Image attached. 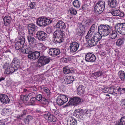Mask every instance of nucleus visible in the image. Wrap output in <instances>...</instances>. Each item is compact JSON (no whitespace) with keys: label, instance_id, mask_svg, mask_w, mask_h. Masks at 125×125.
I'll use <instances>...</instances> for the list:
<instances>
[{"label":"nucleus","instance_id":"nucleus-1","mask_svg":"<svg viewBox=\"0 0 125 125\" xmlns=\"http://www.w3.org/2000/svg\"><path fill=\"white\" fill-rule=\"evenodd\" d=\"M20 38L17 39L15 45V48L17 50H20L23 53H28L33 49L26 43H25V38L23 33H22Z\"/></svg>","mask_w":125,"mask_h":125},{"label":"nucleus","instance_id":"nucleus-2","mask_svg":"<svg viewBox=\"0 0 125 125\" xmlns=\"http://www.w3.org/2000/svg\"><path fill=\"white\" fill-rule=\"evenodd\" d=\"M19 60L16 58H14L10 65L8 63L4 65L5 68L4 73L5 74H9L16 71L19 67Z\"/></svg>","mask_w":125,"mask_h":125},{"label":"nucleus","instance_id":"nucleus-3","mask_svg":"<svg viewBox=\"0 0 125 125\" xmlns=\"http://www.w3.org/2000/svg\"><path fill=\"white\" fill-rule=\"evenodd\" d=\"M93 20L89 19L84 22L82 21L77 30V34L79 36H82L85 34V29L88 28L92 24Z\"/></svg>","mask_w":125,"mask_h":125},{"label":"nucleus","instance_id":"nucleus-4","mask_svg":"<svg viewBox=\"0 0 125 125\" xmlns=\"http://www.w3.org/2000/svg\"><path fill=\"white\" fill-rule=\"evenodd\" d=\"M52 21L49 19L42 17L38 18L36 21V24L41 27H44L52 22Z\"/></svg>","mask_w":125,"mask_h":125},{"label":"nucleus","instance_id":"nucleus-5","mask_svg":"<svg viewBox=\"0 0 125 125\" xmlns=\"http://www.w3.org/2000/svg\"><path fill=\"white\" fill-rule=\"evenodd\" d=\"M64 33L63 31L60 30H56L54 32L53 38L54 41L56 43H60L63 40V36Z\"/></svg>","mask_w":125,"mask_h":125},{"label":"nucleus","instance_id":"nucleus-6","mask_svg":"<svg viewBox=\"0 0 125 125\" xmlns=\"http://www.w3.org/2000/svg\"><path fill=\"white\" fill-rule=\"evenodd\" d=\"M51 60L50 58L44 56H40L38 59L37 64V66L39 67L48 64Z\"/></svg>","mask_w":125,"mask_h":125},{"label":"nucleus","instance_id":"nucleus-7","mask_svg":"<svg viewBox=\"0 0 125 125\" xmlns=\"http://www.w3.org/2000/svg\"><path fill=\"white\" fill-rule=\"evenodd\" d=\"M100 35L94 34L93 37L89 39L88 41V44L90 47H93L96 45L97 42L102 38L100 37Z\"/></svg>","mask_w":125,"mask_h":125},{"label":"nucleus","instance_id":"nucleus-8","mask_svg":"<svg viewBox=\"0 0 125 125\" xmlns=\"http://www.w3.org/2000/svg\"><path fill=\"white\" fill-rule=\"evenodd\" d=\"M81 103V99L80 98L74 97L71 98L70 100L67 104L65 106V107L70 105L76 106L79 105Z\"/></svg>","mask_w":125,"mask_h":125},{"label":"nucleus","instance_id":"nucleus-9","mask_svg":"<svg viewBox=\"0 0 125 125\" xmlns=\"http://www.w3.org/2000/svg\"><path fill=\"white\" fill-rule=\"evenodd\" d=\"M36 35L37 38L41 41H45L47 37V34L44 31H38Z\"/></svg>","mask_w":125,"mask_h":125},{"label":"nucleus","instance_id":"nucleus-10","mask_svg":"<svg viewBox=\"0 0 125 125\" xmlns=\"http://www.w3.org/2000/svg\"><path fill=\"white\" fill-rule=\"evenodd\" d=\"M115 29L121 34L125 35V23L116 24Z\"/></svg>","mask_w":125,"mask_h":125},{"label":"nucleus","instance_id":"nucleus-11","mask_svg":"<svg viewBox=\"0 0 125 125\" xmlns=\"http://www.w3.org/2000/svg\"><path fill=\"white\" fill-rule=\"evenodd\" d=\"M38 28L36 25L33 23L29 24L28 26L29 34L33 36L37 31Z\"/></svg>","mask_w":125,"mask_h":125},{"label":"nucleus","instance_id":"nucleus-12","mask_svg":"<svg viewBox=\"0 0 125 125\" xmlns=\"http://www.w3.org/2000/svg\"><path fill=\"white\" fill-rule=\"evenodd\" d=\"M33 49L31 51H30L29 53V54L28 55V57L29 58L31 59H33L35 60L37 59L39 57L40 55V53L39 52L37 51H35L32 52L34 51V48H31Z\"/></svg>","mask_w":125,"mask_h":125},{"label":"nucleus","instance_id":"nucleus-13","mask_svg":"<svg viewBox=\"0 0 125 125\" xmlns=\"http://www.w3.org/2000/svg\"><path fill=\"white\" fill-rule=\"evenodd\" d=\"M80 45V43L78 42H71L70 46V52H74L78 49Z\"/></svg>","mask_w":125,"mask_h":125},{"label":"nucleus","instance_id":"nucleus-14","mask_svg":"<svg viewBox=\"0 0 125 125\" xmlns=\"http://www.w3.org/2000/svg\"><path fill=\"white\" fill-rule=\"evenodd\" d=\"M27 39L31 48H34L35 46L36 43V39L31 35H28L27 36Z\"/></svg>","mask_w":125,"mask_h":125},{"label":"nucleus","instance_id":"nucleus-15","mask_svg":"<svg viewBox=\"0 0 125 125\" xmlns=\"http://www.w3.org/2000/svg\"><path fill=\"white\" fill-rule=\"evenodd\" d=\"M101 1H99L97 3L96 6L94 7V11L95 14L97 16H100L102 13V7L100 4Z\"/></svg>","mask_w":125,"mask_h":125},{"label":"nucleus","instance_id":"nucleus-16","mask_svg":"<svg viewBox=\"0 0 125 125\" xmlns=\"http://www.w3.org/2000/svg\"><path fill=\"white\" fill-rule=\"evenodd\" d=\"M112 29L108 25L102 24V34L104 36H106L108 35L109 33Z\"/></svg>","mask_w":125,"mask_h":125},{"label":"nucleus","instance_id":"nucleus-17","mask_svg":"<svg viewBox=\"0 0 125 125\" xmlns=\"http://www.w3.org/2000/svg\"><path fill=\"white\" fill-rule=\"evenodd\" d=\"M96 60L95 55L90 53H88L85 55V60L88 62H94Z\"/></svg>","mask_w":125,"mask_h":125},{"label":"nucleus","instance_id":"nucleus-18","mask_svg":"<svg viewBox=\"0 0 125 125\" xmlns=\"http://www.w3.org/2000/svg\"><path fill=\"white\" fill-rule=\"evenodd\" d=\"M0 101L2 104H5L9 103L10 100L7 95L1 94H0Z\"/></svg>","mask_w":125,"mask_h":125},{"label":"nucleus","instance_id":"nucleus-19","mask_svg":"<svg viewBox=\"0 0 125 125\" xmlns=\"http://www.w3.org/2000/svg\"><path fill=\"white\" fill-rule=\"evenodd\" d=\"M110 12L114 16H117L120 17H122L124 15L123 12L120 11L119 10L115 9L111 10Z\"/></svg>","mask_w":125,"mask_h":125},{"label":"nucleus","instance_id":"nucleus-20","mask_svg":"<svg viewBox=\"0 0 125 125\" xmlns=\"http://www.w3.org/2000/svg\"><path fill=\"white\" fill-rule=\"evenodd\" d=\"M118 79L120 81L124 82L125 80V73L122 70L119 71L117 73Z\"/></svg>","mask_w":125,"mask_h":125},{"label":"nucleus","instance_id":"nucleus-21","mask_svg":"<svg viewBox=\"0 0 125 125\" xmlns=\"http://www.w3.org/2000/svg\"><path fill=\"white\" fill-rule=\"evenodd\" d=\"M56 28L60 30L64 29L66 27L65 23L62 21H58L56 25Z\"/></svg>","mask_w":125,"mask_h":125},{"label":"nucleus","instance_id":"nucleus-22","mask_svg":"<svg viewBox=\"0 0 125 125\" xmlns=\"http://www.w3.org/2000/svg\"><path fill=\"white\" fill-rule=\"evenodd\" d=\"M44 117L46 120H49L51 121V122H55V120L53 119V116L50 112H47L46 114L44 115Z\"/></svg>","mask_w":125,"mask_h":125},{"label":"nucleus","instance_id":"nucleus-23","mask_svg":"<svg viewBox=\"0 0 125 125\" xmlns=\"http://www.w3.org/2000/svg\"><path fill=\"white\" fill-rule=\"evenodd\" d=\"M4 24L6 26L9 25L11 20V18L10 16H7L4 17L3 19Z\"/></svg>","mask_w":125,"mask_h":125},{"label":"nucleus","instance_id":"nucleus-24","mask_svg":"<svg viewBox=\"0 0 125 125\" xmlns=\"http://www.w3.org/2000/svg\"><path fill=\"white\" fill-rule=\"evenodd\" d=\"M74 79V78L72 76H67L65 77L64 80L66 83L70 84L73 82Z\"/></svg>","mask_w":125,"mask_h":125},{"label":"nucleus","instance_id":"nucleus-25","mask_svg":"<svg viewBox=\"0 0 125 125\" xmlns=\"http://www.w3.org/2000/svg\"><path fill=\"white\" fill-rule=\"evenodd\" d=\"M109 37L112 39H115L117 36V33L116 31L111 30L109 33Z\"/></svg>","mask_w":125,"mask_h":125},{"label":"nucleus","instance_id":"nucleus-26","mask_svg":"<svg viewBox=\"0 0 125 125\" xmlns=\"http://www.w3.org/2000/svg\"><path fill=\"white\" fill-rule=\"evenodd\" d=\"M117 1L116 0H108V4L112 8H115L116 5Z\"/></svg>","mask_w":125,"mask_h":125},{"label":"nucleus","instance_id":"nucleus-27","mask_svg":"<svg viewBox=\"0 0 125 125\" xmlns=\"http://www.w3.org/2000/svg\"><path fill=\"white\" fill-rule=\"evenodd\" d=\"M78 94L79 95L83 94L85 92L84 87L83 85H79L77 88Z\"/></svg>","mask_w":125,"mask_h":125},{"label":"nucleus","instance_id":"nucleus-28","mask_svg":"<svg viewBox=\"0 0 125 125\" xmlns=\"http://www.w3.org/2000/svg\"><path fill=\"white\" fill-rule=\"evenodd\" d=\"M102 92H103L104 93L108 92L110 94H113L114 93V89L111 87L106 88L105 90H104V89H102Z\"/></svg>","mask_w":125,"mask_h":125},{"label":"nucleus","instance_id":"nucleus-29","mask_svg":"<svg viewBox=\"0 0 125 125\" xmlns=\"http://www.w3.org/2000/svg\"><path fill=\"white\" fill-rule=\"evenodd\" d=\"M73 69V68H69L67 67H65L63 68V72L64 74H66L69 73H72L73 72L72 70Z\"/></svg>","mask_w":125,"mask_h":125},{"label":"nucleus","instance_id":"nucleus-30","mask_svg":"<svg viewBox=\"0 0 125 125\" xmlns=\"http://www.w3.org/2000/svg\"><path fill=\"white\" fill-rule=\"evenodd\" d=\"M77 125V121L73 117H71L70 121L68 123L67 125Z\"/></svg>","mask_w":125,"mask_h":125},{"label":"nucleus","instance_id":"nucleus-31","mask_svg":"<svg viewBox=\"0 0 125 125\" xmlns=\"http://www.w3.org/2000/svg\"><path fill=\"white\" fill-rule=\"evenodd\" d=\"M37 48L41 52H44L46 49V47L42 43L39 44Z\"/></svg>","mask_w":125,"mask_h":125},{"label":"nucleus","instance_id":"nucleus-32","mask_svg":"<svg viewBox=\"0 0 125 125\" xmlns=\"http://www.w3.org/2000/svg\"><path fill=\"white\" fill-rule=\"evenodd\" d=\"M56 101L57 104L59 106H61L64 104L63 101L59 96L57 98Z\"/></svg>","mask_w":125,"mask_h":125},{"label":"nucleus","instance_id":"nucleus-33","mask_svg":"<svg viewBox=\"0 0 125 125\" xmlns=\"http://www.w3.org/2000/svg\"><path fill=\"white\" fill-rule=\"evenodd\" d=\"M59 96L63 101L64 104L65 103L68 101V98L65 95L60 94Z\"/></svg>","mask_w":125,"mask_h":125},{"label":"nucleus","instance_id":"nucleus-34","mask_svg":"<svg viewBox=\"0 0 125 125\" xmlns=\"http://www.w3.org/2000/svg\"><path fill=\"white\" fill-rule=\"evenodd\" d=\"M42 104L44 105H47L49 103V99H46L44 97H42L41 102Z\"/></svg>","mask_w":125,"mask_h":125},{"label":"nucleus","instance_id":"nucleus-35","mask_svg":"<svg viewBox=\"0 0 125 125\" xmlns=\"http://www.w3.org/2000/svg\"><path fill=\"white\" fill-rule=\"evenodd\" d=\"M50 110L52 114L55 115H59L60 113L59 112L55 107L51 108L50 109Z\"/></svg>","mask_w":125,"mask_h":125},{"label":"nucleus","instance_id":"nucleus-36","mask_svg":"<svg viewBox=\"0 0 125 125\" xmlns=\"http://www.w3.org/2000/svg\"><path fill=\"white\" fill-rule=\"evenodd\" d=\"M73 6L76 8H79L80 7V3L78 0H75L73 2Z\"/></svg>","mask_w":125,"mask_h":125},{"label":"nucleus","instance_id":"nucleus-37","mask_svg":"<svg viewBox=\"0 0 125 125\" xmlns=\"http://www.w3.org/2000/svg\"><path fill=\"white\" fill-rule=\"evenodd\" d=\"M43 90L47 94L48 97L50 98L51 92L49 88L46 87H44Z\"/></svg>","mask_w":125,"mask_h":125},{"label":"nucleus","instance_id":"nucleus-38","mask_svg":"<svg viewBox=\"0 0 125 125\" xmlns=\"http://www.w3.org/2000/svg\"><path fill=\"white\" fill-rule=\"evenodd\" d=\"M55 48H51L49 49L48 51V53L52 56L55 57L54 55Z\"/></svg>","mask_w":125,"mask_h":125},{"label":"nucleus","instance_id":"nucleus-39","mask_svg":"<svg viewBox=\"0 0 125 125\" xmlns=\"http://www.w3.org/2000/svg\"><path fill=\"white\" fill-rule=\"evenodd\" d=\"M124 42V40L123 38H121L118 39L116 42V45L119 46H120Z\"/></svg>","mask_w":125,"mask_h":125},{"label":"nucleus","instance_id":"nucleus-40","mask_svg":"<svg viewBox=\"0 0 125 125\" xmlns=\"http://www.w3.org/2000/svg\"><path fill=\"white\" fill-rule=\"evenodd\" d=\"M29 7L30 9H35L36 8V3L35 2H31L29 4Z\"/></svg>","mask_w":125,"mask_h":125},{"label":"nucleus","instance_id":"nucleus-41","mask_svg":"<svg viewBox=\"0 0 125 125\" xmlns=\"http://www.w3.org/2000/svg\"><path fill=\"white\" fill-rule=\"evenodd\" d=\"M69 11L71 14L73 15H76L77 13V10L72 7H70Z\"/></svg>","mask_w":125,"mask_h":125},{"label":"nucleus","instance_id":"nucleus-42","mask_svg":"<svg viewBox=\"0 0 125 125\" xmlns=\"http://www.w3.org/2000/svg\"><path fill=\"white\" fill-rule=\"evenodd\" d=\"M36 100L35 97H34L31 98L30 99V103L29 102L28 103V105H33L34 104Z\"/></svg>","mask_w":125,"mask_h":125},{"label":"nucleus","instance_id":"nucleus-43","mask_svg":"<svg viewBox=\"0 0 125 125\" xmlns=\"http://www.w3.org/2000/svg\"><path fill=\"white\" fill-rule=\"evenodd\" d=\"M125 125V116L121 118L120 121L118 125Z\"/></svg>","mask_w":125,"mask_h":125},{"label":"nucleus","instance_id":"nucleus-44","mask_svg":"<svg viewBox=\"0 0 125 125\" xmlns=\"http://www.w3.org/2000/svg\"><path fill=\"white\" fill-rule=\"evenodd\" d=\"M20 100L23 101H27L28 99V97L27 96L24 95H21L20 98Z\"/></svg>","mask_w":125,"mask_h":125},{"label":"nucleus","instance_id":"nucleus-45","mask_svg":"<svg viewBox=\"0 0 125 125\" xmlns=\"http://www.w3.org/2000/svg\"><path fill=\"white\" fill-rule=\"evenodd\" d=\"M55 51H54V54L55 57L58 56L61 53V51L59 49L55 48Z\"/></svg>","mask_w":125,"mask_h":125},{"label":"nucleus","instance_id":"nucleus-46","mask_svg":"<svg viewBox=\"0 0 125 125\" xmlns=\"http://www.w3.org/2000/svg\"><path fill=\"white\" fill-rule=\"evenodd\" d=\"M98 34V35H100V37H102V24H101L98 28V32H97L95 34Z\"/></svg>","mask_w":125,"mask_h":125},{"label":"nucleus","instance_id":"nucleus-47","mask_svg":"<svg viewBox=\"0 0 125 125\" xmlns=\"http://www.w3.org/2000/svg\"><path fill=\"white\" fill-rule=\"evenodd\" d=\"M92 34V32L90 30H89L87 35L85 36V38L86 39H89L91 37Z\"/></svg>","mask_w":125,"mask_h":125},{"label":"nucleus","instance_id":"nucleus-48","mask_svg":"<svg viewBox=\"0 0 125 125\" xmlns=\"http://www.w3.org/2000/svg\"><path fill=\"white\" fill-rule=\"evenodd\" d=\"M102 74V72H97L94 73H93V75L94 76L97 77L100 76Z\"/></svg>","mask_w":125,"mask_h":125},{"label":"nucleus","instance_id":"nucleus-49","mask_svg":"<svg viewBox=\"0 0 125 125\" xmlns=\"http://www.w3.org/2000/svg\"><path fill=\"white\" fill-rule=\"evenodd\" d=\"M42 95L41 94H39L37 95L35 98L37 100L40 101L42 99Z\"/></svg>","mask_w":125,"mask_h":125},{"label":"nucleus","instance_id":"nucleus-50","mask_svg":"<svg viewBox=\"0 0 125 125\" xmlns=\"http://www.w3.org/2000/svg\"><path fill=\"white\" fill-rule=\"evenodd\" d=\"M86 111L85 110H84L83 109H81L79 115L80 116L85 115L86 114Z\"/></svg>","mask_w":125,"mask_h":125},{"label":"nucleus","instance_id":"nucleus-51","mask_svg":"<svg viewBox=\"0 0 125 125\" xmlns=\"http://www.w3.org/2000/svg\"><path fill=\"white\" fill-rule=\"evenodd\" d=\"M6 109L3 108L2 110H1V115H3V116H5V115L7 112L6 111Z\"/></svg>","mask_w":125,"mask_h":125},{"label":"nucleus","instance_id":"nucleus-52","mask_svg":"<svg viewBox=\"0 0 125 125\" xmlns=\"http://www.w3.org/2000/svg\"><path fill=\"white\" fill-rule=\"evenodd\" d=\"M88 6L86 4L83 5L82 6V8L83 10H87L88 9Z\"/></svg>","mask_w":125,"mask_h":125},{"label":"nucleus","instance_id":"nucleus-53","mask_svg":"<svg viewBox=\"0 0 125 125\" xmlns=\"http://www.w3.org/2000/svg\"><path fill=\"white\" fill-rule=\"evenodd\" d=\"M95 24H93L91 27L90 30H90L92 32H94L95 30Z\"/></svg>","mask_w":125,"mask_h":125},{"label":"nucleus","instance_id":"nucleus-54","mask_svg":"<svg viewBox=\"0 0 125 125\" xmlns=\"http://www.w3.org/2000/svg\"><path fill=\"white\" fill-rule=\"evenodd\" d=\"M117 91L120 94H123V92L122 90V88L119 87L117 89Z\"/></svg>","mask_w":125,"mask_h":125},{"label":"nucleus","instance_id":"nucleus-55","mask_svg":"<svg viewBox=\"0 0 125 125\" xmlns=\"http://www.w3.org/2000/svg\"><path fill=\"white\" fill-rule=\"evenodd\" d=\"M29 122V121L28 119V117L25 118L24 119V122L26 124H28Z\"/></svg>","mask_w":125,"mask_h":125},{"label":"nucleus","instance_id":"nucleus-56","mask_svg":"<svg viewBox=\"0 0 125 125\" xmlns=\"http://www.w3.org/2000/svg\"><path fill=\"white\" fill-rule=\"evenodd\" d=\"M8 52H11L9 49H8L6 50V51H5L4 52H3L2 53V55H7L5 54V53Z\"/></svg>","mask_w":125,"mask_h":125},{"label":"nucleus","instance_id":"nucleus-57","mask_svg":"<svg viewBox=\"0 0 125 125\" xmlns=\"http://www.w3.org/2000/svg\"><path fill=\"white\" fill-rule=\"evenodd\" d=\"M115 56H117L119 55V52L118 50L117 49H115Z\"/></svg>","mask_w":125,"mask_h":125},{"label":"nucleus","instance_id":"nucleus-58","mask_svg":"<svg viewBox=\"0 0 125 125\" xmlns=\"http://www.w3.org/2000/svg\"><path fill=\"white\" fill-rule=\"evenodd\" d=\"M81 109H76L75 111V112L78 115L79 114Z\"/></svg>","mask_w":125,"mask_h":125},{"label":"nucleus","instance_id":"nucleus-59","mask_svg":"<svg viewBox=\"0 0 125 125\" xmlns=\"http://www.w3.org/2000/svg\"><path fill=\"white\" fill-rule=\"evenodd\" d=\"M27 111L26 110H24L22 111V112L21 113V115L23 116V115L26 114Z\"/></svg>","mask_w":125,"mask_h":125},{"label":"nucleus","instance_id":"nucleus-60","mask_svg":"<svg viewBox=\"0 0 125 125\" xmlns=\"http://www.w3.org/2000/svg\"><path fill=\"white\" fill-rule=\"evenodd\" d=\"M121 104H122V105H125V99H122L121 100Z\"/></svg>","mask_w":125,"mask_h":125},{"label":"nucleus","instance_id":"nucleus-61","mask_svg":"<svg viewBox=\"0 0 125 125\" xmlns=\"http://www.w3.org/2000/svg\"><path fill=\"white\" fill-rule=\"evenodd\" d=\"M46 30L47 31H49V33H50L52 32L51 29L50 28H47L46 29Z\"/></svg>","mask_w":125,"mask_h":125},{"label":"nucleus","instance_id":"nucleus-62","mask_svg":"<svg viewBox=\"0 0 125 125\" xmlns=\"http://www.w3.org/2000/svg\"><path fill=\"white\" fill-rule=\"evenodd\" d=\"M36 112L37 113H40L41 112V111L40 109L38 108L36 109Z\"/></svg>","mask_w":125,"mask_h":125},{"label":"nucleus","instance_id":"nucleus-63","mask_svg":"<svg viewBox=\"0 0 125 125\" xmlns=\"http://www.w3.org/2000/svg\"><path fill=\"white\" fill-rule=\"evenodd\" d=\"M5 78L4 77H0V82L2 81H3L5 80Z\"/></svg>","mask_w":125,"mask_h":125},{"label":"nucleus","instance_id":"nucleus-64","mask_svg":"<svg viewBox=\"0 0 125 125\" xmlns=\"http://www.w3.org/2000/svg\"><path fill=\"white\" fill-rule=\"evenodd\" d=\"M122 91L123 92V93H124V92H125V88H122Z\"/></svg>","mask_w":125,"mask_h":125}]
</instances>
